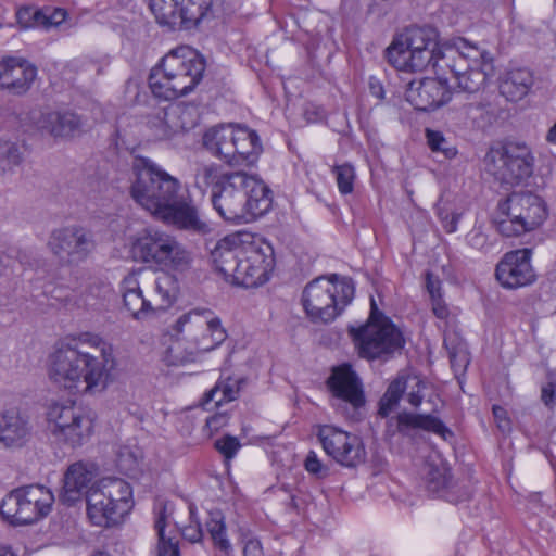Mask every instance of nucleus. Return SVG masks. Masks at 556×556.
I'll return each mask as SVG.
<instances>
[{
	"label": "nucleus",
	"mask_w": 556,
	"mask_h": 556,
	"mask_svg": "<svg viewBox=\"0 0 556 556\" xmlns=\"http://www.w3.org/2000/svg\"><path fill=\"white\" fill-rule=\"evenodd\" d=\"M115 368L112 345L97 333L81 332L50 354L48 376L59 388L96 394L108 388Z\"/></svg>",
	"instance_id": "obj_1"
},
{
	"label": "nucleus",
	"mask_w": 556,
	"mask_h": 556,
	"mask_svg": "<svg viewBox=\"0 0 556 556\" xmlns=\"http://www.w3.org/2000/svg\"><path fill=\"white\" fill-rule=\"evenodd\" d=\"M135 179L130 187L132 199L154 217L198 235H207L211 226L182 192L178 178L172 176L149 157L136 156L132 162Z\"/></svg>",
	"instance_id": "obj_2"
},
{
	"label": "nucleus",
	"mask_w": 556,
	"mask_h": 556,
	"mask_svg": "<svg viewBox=\"0 0 556 556\" xmlns=\"http://www.w3.org/2000/svg\"><path fill=\"white\" fill-rule=\"evenodd\" d=\"M214 210L226 222L242 224L265 215L273 205V191L260 178L229 172L211 192Z\"/></svg>",
	"instance_id": "obj_3"
},
{
	"label": "nucleus",
	"mask_w": 556,
	"mask_h": 556,
	"mask_svg": "<svg viewBox=\"0 0 556 556\" xmlns=\"http://www.w3.org/2000/svg\"><path fill=\"white\" fill-rule=\"evenodd\" d=\"M204 59L192 48L181 46L164 55L149 75L152 93L164 100H174L191 92L202 80Z\"/></svg>",
	"instance_id": "obj_4"
},
{
	"label": "nucleus",
	"mask_w": 556,
	"mask_h": 556,
	"mask_svg": "<svg viewBox=\"0 0 556 556\" xmlns=\"http://www.w3.org/2000/svg\"><path fill=\"white\" fill-rule=\"evenodd\" d=\"M439 43V33L431 26H410L399 34L387 48L390 64L403 72H422L432 67L438 75L445 51Z\"/></svg>",
	"instance_id": "obj_5"
},
{
	"label": "nucleus",
	"mask_w": 556,
	"mask_h": 556,
	"mask_svg": "<svg viewBox=\"0 0 556 556\" xmlns=\"http://www.w3.org/2000/svg\"><path fill=\"white\" fill-rule=\"evenodd\" d=\"M178 292V280L166 271L151 276L144 270H135L122 281L124 305L136 319H144L170 307Z\"/></svg>",
	"instance_id": "obj_6"
},
{
	"label": "nucleus",
	"mask_w": 556,
	"mask_h": 556,
	"mask_svg": "<svg viewBox=\"0 0 556 556\" xmlns=\"http://www.w3.org/2000/svg\"><path fill=\"white\" fill-rule=\"evenodd\" d=\"M440 70L437 76L450 85L455 81L456 87L466 92H477L493 75V59L485 50L469 45L460 39L455 48L445 51L444 63H439Z\"/></svg>",
	"instance_id": "obj_7"
},
{
	"label": "nucleus",
	"mask_w": 556,
	"mask_h": 556,
	"mask_svg": "<svg viewBox=\"0 0 556 556\" xmlns=\"http://www.w3.org/2000/svg\"><path fill=\"white\" fill-rule=\"evenodd\" d=\"M181 340L190 343L188 351L182 353V342L179 340L168 348L167 354L172 365H182L194 359L198 352H208L227 338L220 319L213 316L211 311L194 309L181 315L176 324Z\"/></svg>",
	"instance_id": "obj_8"
},
{
	"label": "nucleus",
	"mask_w": 556,
	"mask_h": 556,
	"mask_svg": "<svg viewBox=\"0 0 556 556\" xmlns=\"http://www.w3.org/2000/svg\"><path fill=\"white\" fill-rule=\"evenodd\" d=\"M355 286L351 278L331 274L308 282L302 292L303 308L313 323L334 320L352 302Z\"/></svg>",
	"instance_id": "obj_9"
},
{
	"label": "nucleus",
	"mask_w": 556,
	"mask_h": 556,
	"mask_svg": "<svg viewBox=\"0 0 556 556\" xmlns=\"http://www.w3.org/2000/svg\"><path fill=\"white\" fill-rule=\"evenodd\" d=\"M348 332L359 356L369 361L388 358L401 350L405 342L401 330L383 316L372 298L366 324L359 327L349 326Z\"/></svg>",
	"instance_id": "obj_10"
},
{
	"label": "nucleus",
	"mask_w": 556,
	"mask_h": 556,
	"mask_svg": "<svg viewBox=\"0 0 556 556\" xmlns=\"http://www.w3.org/2000/svg\"><path fill=\"white\" fill-rule=\"evenodd\" d=\"M204 147L231 166L252 164L262 151L257 134L239 125H219L205 131Z\"/></svg>",
	"instance_id": "obj_11"
},
{
	"label": "nucleus",
	"mask_w": 556,
	"mask_h": 556,
	"mask_svg": "<svg viewBox=\"0 0 556 556\" xmlns=\"http://www.w3.org/2000/svg\"><path fill=\"white\" fill-rule=\"evenodd\" d=\"M544 200L532 192H513L497 205L496 228L505 237H517L540 227L547 218Z\"/></svg>",
	"instance_id": "obj_12"
},
{
	"label": "nucleus",
	"mask_w": 556,
	"mask_h": 556,
	"mask_svg": "<svg viewBox=\"0 0 556 556\" xmlns=\"http://www.w3.org/2000/svg\"><path fill=\"white\" fill-rule=\"evenodd\" d=\"M132 253L142 263L178 271L189 269L193 262L191 252L175 237L153 228L138 233L132 243Z\"/></svg>",
	"instance_id": "obj_13"
},
{
	"label": "nucleus",
	"mask_w": 556,
	"mask_h": 556,
	"mask_svg": "<svg viewBox=\"0 0 556 556\" xmlns=\"http://www.w3.org/2000/svg\"><path fill=\"white\" fill-rule=\"evenodd\" d=\"M132 491L128 482L105 478L93 484L87 493V514L96 526L116 522L131 508Z\"/></svg>",
	"instance_id": "obj_14"
},
{
	"label": "nucleus",
	"mask_w": 556,
	"mask_h": 556,
	"mask_svg": "<svg viewBox=\"0 0 556 556\" xmlns=\"http://www.w3.org/2000/svg\"><path fill=\"white\" fill-rule=\"evenodd\" d=\"M53 502L49 489L36 484L26 485L7 494L0 505V514L10 525H29L46 517Z\"/></svg>",
	"instance_id": "obj_15"
},
{
	"label": "nucleus",
	"mask_w": 556,
	"mask_h": 556,
	"mask_svg": "<svg viewBox=\"0 0 556 556\" xmlns=\"http://www.w3.org/2000/svg\"><path fill=\"white\" fill-rule=\"evenodd\" d=\"M48 421L52 434L72 447L86 443L93 431V418L75 403H55L49 407Z\"/></svg>",
	"instance_id": "obj_16"
},
{
	"label": "nucleus",
	"mask_w": 556,
	"mask_h": 556,
	"mask_svg": "<svg viewBox=\"0 0 556 556\" xmlns=\"http://www.w3.org/2000/svg\"><path fill=\"white\" fill-rule=\"evenodd\" d=\"M332 395V405L346 418L356 419L366 397L362 380L350 364L333 367L326 380Z\"/></svg>",
	"instance_id": "obj_17"
},
{
	"label": "nucleus",
	"mask_w": 556,
	"mask_h": 556,
	"mask_svg": "<svg viewBox=\"0 0 556 556\" xmlns=\"http://www.w3.org/2000/svg\"><path fill=\"white\" fill-rule=\"evenodd\" d=\"M486 159L493 166L494 176L506 184H519L533 173L534 156L525 143L508 142L492 149Z\"/></svg>",
	"instance_id": "obj_18"
},
{
	"label": "nucleus",
	"mask_w": 556,
	"mask_h": 556,
	"mask_svg": "<svg viewBox=\"0 0 556 556\" xmlns=\"http://www.w3.org/2000/svg\"><path fill=\"white\" fill-rule=\"evenodd\" d=\"M160 25L190 29L199 24L212 0H147Z\"/></svg>",
	"instance_id": "obj_19"
},
{
	"label": "nucleus",
	"mask_w": 556,
	"mask_h": 556,
	"mask_svg": "<svg viewBox=\"0 0 556 556\" xmlns=\"http://www.w3.org/2000/svg\"><path fill=\"white\" fill-rule=\"evenodd\" d=\"M325 453L337 464L355 468L366 460V450L359 437L333 426H318L316 433Z\"/></svg>",
	"instance_id": "obj_20"
},
{
	"label": "nucleus",
	"mask_w": 556,
	"mask_h": 556,
	"mask_svg": "<svg viewBox=\"0 0 556 556\" xmlns=\"http://www.w3.org/2000/svg\"><path fill=\"white\" fill-rule=\"evenodd\" d=\"M275 267L273 245L264 240H253L243 245L237 286L245 288L258 287L269 279Z\"/></svg>",
	"instance_id": "obj_21"
},
{
	"label": "nucleus",
	"mask_w": 556,
	"mask_h": 556,
	"mask_svg": "<svg viewBox=\"0 0 556 556\" xmlns=\"http://www.w3.org/2000/svg\"><path fill=\"white\" fill-rule=\"evenodd\" d=\"M195 124V108L184 102L156 108L147 121V127L156 140H170Z\"/></svg>",
	"instance_id": "obj_22"
},
{
	"label": "nucleus",
	"mask_w": 556,
	"mask_h": 556,
	"mask_svg": "<svg viewBox=\"0 0 556 556\" xmlns=\"http://www.w3.org/2000/svg\"><path fill=\"white\" fill-rule=\"evenodd\" d=\"M47 245L59 260L77 265L89 257L96 242L90 231L79 226H68L54 229Z\"/></svg>",
	"instance_id": "obj_23"
},
{
	"label": "nucleus",
	"mask_w": 556,
	"mask_h": 556,
	"mask_svg": "<svg viewBox=\"0 0 556 556\" xmlns=\"http://www.w3.org/2000/svg\"><path fill=\"white\" fill-rule=\"evenodd\" d=\"M31 119L41 136H48L55 141H71L87 130L86 118L73 110L39 112Z\"/></svg>",
	"instance_id": "obj_24"
},
{
	"label": "nucleus",
	"mask_w": 556,
	"mask_h": 556,
	"mask_svg": "<svg viewBox=\"0 0 556 556\" xmlns=\"http://www.w3.org/2000/svg\"><path fill=\"white\" fill-rule=\"evenodd\" d=\"M531 250L522 249L504 255L495 269V276L502 287L517 289L531 285L535 274L531 265Z\"/></svg>",
	"instance_id": "obj_25"
},
{
	"label": "nucleus",
	"mask_w": 556,
	"mask_h": 556,
	"mask_svg": "<svg viewBox=\"0 0 556 556\" xmlns=\"http://www.w3.org/2000/svg\"><path fill=\"white\" fill-rule=\"evenodd\" d=\"M425 482L427 490L450 503H460L470 497L469 490L459 485L451 476V469L443 462H427L425 467Z\"/></svg>",
	"instance_id": "obj_26"
},
{
	"label": "nucleus",
	"mask_w": 556,
	"mask_h": 556,
	"mask_svg": "<svg viewBox=\"0 0 556 556\" xmlns=\"http://www.w3.org/2000/svg\"><path fill=\"white\" fill-rule=\"evenodd\" d=\"M405 97L416 110L431 111L446 103L451 93L447 83L438 76L409 83Z\"/></svg>",
	"instance_id": "obj_27"
},
{
	"label": "nucleus",
	"mask_w": 556,
	"mask_h": 556,
	"mask_svg": "<svg viewBox=\"0 0 556 556\" xmlns=\"http://www.w3.org/2000/svg\"><path fill=\"white\" fill-rule=\"evenodd\" d=\"M243 243L237 237H225L211 251V260L217 273L233 285L237 283Z\"/></svg>",
	"instance_id": "obj_28"
},
{
	"label": "nucleus",
	"mask_w": 556,
	"mask_h": 556,
	"mask_svg": "<svg viewBox=\"0 0 556 556\" xmlns=\"http://www.w3.org/2000/svg\"><path fill=\"white\" fill-rule=\"evenodd\" d=\"M97 469L92 464L83 462L75 463L68 467L64 475V484L61 493L63 503L73 505L87 493L91 486L96 484Z\"/></svg>",
	"instance_id": "obj_29"
},
{
	"label": "nucleus",
	"mask_w": 556,
	"mask_h": 556,
	"mask_svg": "<svg viewBox=\"0 0 556 556\" xmlns=\"http://www.w3.org/2000/svg\"><path fill=\"white\" fill-rule=\"evenodd\" d=\"M31 435V425L26 415L16 408L4 409L0 413V446L3 448H20Z\"/></svg>",
	"instance_id": "obj_30"
},
{
	"label": "nucleus",
	"mask_w": 556,
	"mask_h": 556,
	"mask_svg": "<svg viewBox=\"0 0 556 556\" xmlns=\"http://www.w3.org/2000/svg\"><path fill=\"white\" fill-rule=\"evenodd\" d=\"M36 74V67L26 62L14 58L4 59L0 62V87L22 94L29 89Z\"/></svg>",
	"instance_id": "obj_31"
},
{
	"label": "nucleus",
	"mask_w": 556,
	"mask_h": 556,
	"mask_svg": "<svg viewBox=\"0 0 556 556\" xmlns=\"http://www.w3.org/2000/svg\"><path fill=\"white\" fill-rule=\"evenodd\" d=\"M396 431L404 437L413 438L418 429H422L445 438L446 433H451L444 424L432 415L413 414L403 412L396 418Z\"/></svg>",
	"instance_id": "obj_32"
},
{
	"label": "nucleus",
	"mask_w": 556,
	"mask_h": 556,
	"mask_svg": "<svg viewBox=\"0 0 556 556\" xmlns=\"http://www.w3.org/2000/svg\"><path fill=\"white\" fill-rule=\"evenodd\" d=\"M533 85V76L527 68L509 71L500 85L501 93L509 101L521 100Z\"/></svg>",
	"instance_id": "obj_33"
},
{
	"label": "nucleus",
	"mask_w": 556,
	"mask_h": 556,
	"mask_svg": "<svg viewBox=\"0 0 556 556\" xmlns=\"http://www.w3.org/2000/svg\"><path fill=\"white\" fill-rule=\"evenodd\" d=\"M244 384L243 379L227 378L218 380L214 388L204 394L203 405L215 402L216 406L238 399L241 388Z\"/></svg>",
	"instance_id": "obj_34"
},
{
	"label": "nucleus",
	"mask_w": 556,
	"mask_h": 556,
	"mask_svg": "<svg viewBox=\"0 0 556 556\" xmlns=\"http://www.w3.org/2000/svg\"><path fill=\"white\" fill-rule=\"evenodd\" d=\"M229 172H223L222 167L217 164H199L194 173V185L202 191L211 187V192L214 187L220 184Z\"/></svg>",
	"instance_id": "obj_35"
},
{
	"label": "nucleus",
	"mask_w": 556,
	"mask_h": 556,
	"mask_svg": "<svg viewBox=\"0 0 556 556\" xmlns=\"http://www.w3.org/2000/svg\"><path fill=\"white\" fill-rule=\"evenodd\" d=\"M205 525L215 546L224 553L228 554L231 549V545L226 536V527L223 513L218 509L210 510Z\"/></svg>",
	"instance_id": "obj_36"
},
{
	"label": "nucleus",
	"mask_w": 556,
	"mask_h": 556,
	"mask_svg": "<svg viewBox=\"0 0 556 556\" xmlns=\"http://www.w3.org/2000/svg\"><path fill=\"white\" fill-rule=\"evenodd\" d=\"M407 388V380L404 377L395 378L388 387L386 393L379 402V415L388 417L397 406L403 393Z\"/></svg>",
	"instance_id": "obj_37"
},
{
	"label": "nucleus",
	"mask_w": 556,
	"mask_h": 556,
	"mask_svg": "<svg viewBox=\"0 0 556 556\" xmlns=\"http://www.w3.org/2000/svg\"><path fill=\"white\" fill-rule=\"evenodd\" d=\"M22 162V153L15 142L0 139V174L13 170Z\"/></svg>",
	"instance_id": "obj_38"
},
{
	"label": "nucleus",
	"mask_w": 556,
	"mask_h": 556,
	"mask_svg": "<svg viewBox=\"0 0 556 556\" xmlns=\"http://www.w3.org/2000/svg\"><path fill=\"white\" fill-rule=\"evenodd\" d=\"M332 174L336 177L338 189L342 194H350L354 190L356 178L355 168L350 163L336 165L332 167Z\"/></svg>",
	"instance_id": "obj_39"
},
{
	"label": "nucleus",
	"mask_w": 556,
	"mask_h": 556,
	"mask_svg": "<svg viewBox=\"0 0 556 556\" xmlns=\"http://www.w3.org/2000/svg\"><path fill=\"white\" fill-rule=\"evenodd\" d=\"M464 116L473 127H483L490 122L489 104L484 102H471L463 106Z\"/></svg>",
	"instance_id": "obj_40"
},
{
	"label": "nucleus",
	"mask_w": 556,
	"mask_h": 556,
	"mask_svg": "<svg viewBox=\"0 0 556 556\" xmlns=\"http://www.w3.org/2000/svg\"><path fill=\"white\" fill-rule=\"evenodd\" d=\"M155 529L159 535L157 556H179L177 544L165 538V515L162 511L155 520Z\"/></svg>",
	"instance_id": "obj_41"
},
{
	"label": "nucleus",
	"mask_w": 556,
	"mask_h": 556,
	"mask_svg": "<svg viewBox=\"0 0 556 556\" xmlns=\"http://www.w3.org/2000/svg\"><path fill=\"white\" fill-rule=\"evenodd\" d=\"M426 137L428 144L433 152H441L446 159H453L457 154L455 147L448 144L440 131L427 129Z\"/></svg>",
	"instance_id": "obj_42"
},
{
	"label": "nucleus",
	"mask_w": 556,
	"mask_h": 556,
	"mask_svg": "<svg viewBox=\"0 0 556 556\" xmlns=\"http://www.w3.org/2000/svg\"><path fill=\"white\" fill-rule=\"evenodd\" d=\"M240 446L239 440L231 435H225L215 442L216 450L227 459L233 458Z\"/></svg>",
	"instance_id": "obj_43"
},
{
	"label": "nucleus",
	"mask_w": 556,
	"mask_h": 556,
	"mask_svg": "<svg viewBox=\"0 0 556 556\" xmlns=\"http://www.w3.org/2000/svg\"><path fill=\"white\" fill-rule=\"evenodd\" d=\"M66 18V11L63 9H54L51 13L36 12L35 20L37 23H41L46 28L51 26H58L63 23Z\"/></svg>",
	"instance_id": "obj_44"
},
{
	"label": "nucleus",
	"mask_w": 556,
	"mask_h": 556,
	"mask_svg": "<svg viewBox=\"0 0 556 556\" xmlns=\"http://www.w3.org/2000/svg\"><path fill=\"white\" fill-rule=\"evenodd\" d=\"M444 345L448 351V356L452 365H462L463 363H467V356L465 352V348L462 343L454 344L451 337L444 338Z\"/></svg>",
	"instance_id": "obj_45"
},
{
	"label": "nucleus",
	"mask_w": 556,
	"mask_h": 556,
	"mask_svg": "<svg viewBox=\"0 0 556 556\" xmlns=\"http://www.w3.org/2000/svg\"><path fill=\"white\" fill-rule=\"evenodd\" d=\"M438 216L440 218L442 227L446 232L452 233L457 230L458 222L462 216L460 213L453 212L444 207H440L438 211Z\"/></svg>",
	"instance_id": "obj_46"
},
{
	"label": "nucleus",
	"mask_w": 556,
	"mask_h": 556,
	"mask_svg": "<svg viewBox=\"0 0 556 556\" xmlns=\"http://www.w3.org/2000/svg\"><path fill=\"white\" fill-rule=\"evenodd\" d=\"M305 469L316 476H320L323 472L326 471V468L321 464V462L318 459L316 453L314 451H311L305 459Z\"/></svg>",
	"instance_id": "obj_47"
},
{
	"label": "nucleus",
	"mask_w": 556,
	"mask_h": 556,
	"mask_svg": "<svg viewBox=\"0 0 556 556\" xmlns=\"http://www.w3.org/2000/svg\"><path fill=\"white\" fill-rule=\"evenodd\" d=\"M414 380L415 387H413L412 390L407 393V401L412 406L418 407L424 399L421 390L425 388V383L417 378H415Z\"/></svg>",
	"instance_id": "obj_48"
},
{
	"label": "nucleus",
	"mask_w": 556,
	"mask_h": 556,
	"mask_svg": "<svg viewBox=\"0 0 556 556\" xmlns=\"http://www.w3.org/2000/svg\"><path fill=\"white\" fill-rule=\"evenodd\" d=\"M426 288L430 298L441 296V280L431 273L426 274Z\"/></svg>",
	"instance_id": "obj_49"
},
{
	"label": "nucleus",
	"mask_w": 556,
	"mask_h": 556,
	"mask_svg": "<svg viewBox=\"0 0 556 556\" xmlns=\"http://www.w3.org/2000/svg\"><path fill=\"white\" fill-rule=\"evenodd\" d=\"M432 303V312L440 319H446L450 315V309L441 296H435L431 299Z\"/></svg>",
	"instance_id": "obj_50"
},
{
	"label": "nucleus",
	"mask_w": 556,
	"mask_h": 556,
	"mask_svg": "<svg viewBox=\"0 0 556 556\" xmlns=\"http://www.w3.org/2000/svg\"><path fill=\"white\" fill-rule=\"evenodd\" d=\"M228 422V417L224 414H216L206 419V428L211 433L217 432Z\"/></svg>",
	"instance_id": "obj_51"
},
{
	"label": "nucleus",
	"mask_w": 556,
	"mask_h": 556,
	"mask_svg": "<svg viewBox=\"0 0 556 556\" xmlns=\"http://www.w3.org/2000/svg\"><path fill=\"white\" fill-rule=\"evenodd\" d=\"M493 415L497 421V426L502 431L509 429V419L506 417V410L501 406H493Z\"/></svg>",
	"instance_id": "obj_52"
},
{
	"label": "nucleus",
	"mask_w": 556,
	"mask_h": 556,
	"mask_svg": "<svg viewBox=\"0 0 556 556\" xmlns=\"http://www.w3.org/2000/svg\"><path fill=\"white\" fill-rule=\"evenodd\" d=\"M182 535L190 542H199L202 538V529L200 522L197 521L195 526L185 527L182 530Z\"/></svg>",
	"instance_id": "obj_53"
},
{
	"label": "nucleus",
	"mask_w": 556,
	"mask_h": 556,
	"mask_svg": "<svg viewBox=\"0 0 556 556\" xmlns=\"http://www.w3.org/2000/svg\"><path fill=\"white\" fill-rule=\"evenodd\" d=\"M244 556H264L262 544L258 540H249L243 549Z\"/></svg>",
	"instance_id": "obj_54"
},
{
	"label": "nucleus",
	"mask_w": 556,
	"mask_h": 556,
	"mask_svg": "<svg viewBox=\"0 0 556 556\" xmlns=\"http://www.w3.org/2000/svg\"><path fill=\"white\" fill-rule=\"evenodd\" d=\"M541 399L547 407H553L555 404V389L552 383L544 386L541 391Z\"/></svg>",
	"instance_id": "obj_55"
},
{
	"label": "nucleus",
	"mask_w": 556,
	"mask_h": 556,
	"mask_svg": "<svg viewBox=\"0 0 556 556\" xmlns=\"http://www.w3.org/2000/svg\"><path fill=\"white\" fill-rule=\"evenodd\" d=\"M88 292L93 296L105 299L111 293V288L105 283H94L89 286Z\"/></svg>",
	"instance_id": "obj_56"
},
{
	"label": "nucleus",
	"mask_w": 556,
	"mask_h": 556,
	"mask_svg": "<svg viewBox=\"0 0 556 556\" xmlns=\"http://www.w3.org/2000/svg\"><path fill=\"white\" fill-rule=\"evenodd\" d=\"M128 454V457H126V454L123 451L118 454V466L123 469H130L132 465L137 464V459L130 453Z\"/></svg>",
	"instance_id": "obj_57"
},
{
	"label": "nucleus",
	"mask_w": 556,
	"mask_h": 556,
	"mask_svg": "<svg viewBox=\"0 0 556 556\" xmlns=\"http://www.w3.org/2000/svg\"><path fill=\"white\" fill-rule=\"evenodd\" d=\"M545 140L551 144H556V123L547 130Z\"/></svg>",
	"instance_id": "obj_58"
},
{
	"label": "nucleus",
	"mask_w": 556,
	"mask_h": 556,
	"mask_svg": "<svg viewBox=\"0 0 556 556\" xmlns=\"http://www.w3.org/2000/svg\"><path fill=\"white\" fill-rule=\"evenodd\" d=\"M0 556H14V554L7 546L0 545Z\"/></svg>",
	"instance_id": "obj_59"
},
{
	"label": "nucleus",
	"mask_w": 556,
	"mask_h": 556,
	"mask_svg": "<svg viewBox=\"0 0 556 556\" xmlns=\"http://www.w3.org/2000/svg\"><path fill=\"white\" fill-rule=\"evenodd\" d=\"M93 556H110V555L105 552H97L93 554Z\"/></svg>",
	"instance_id": "obj_60"
},
{
	"label": "nucleus",
	"mask_w": 556,
	"mask_h": 556,
	"mask_svg": "<svg viewBox=\"0 0 556 556\" xmlns=\"http://www.w3.org/2000/svg\"><path fill=\"white\" fill-rule=\"evenodd\" d=\"M483 237L479 233H476L473 237H472V240H482Z\"/></svg>",
	"instance_id": "obj_61"
},
{
	"label": "nucleus",
	"mask_w": 556,
	"mask_h": 556,
	"mask_svg": "<svg viewBox=\"0 0 556 556\" xmlns=\"http://www.w3.org/2000/svg\"><path fill=\"white\" fill-rule=\"evenodd\" d=\"M190 515H191V518H193V510H192V508H190Z\"/></svg>",
	"instance_id": "obj_62"
}]
</instances>
